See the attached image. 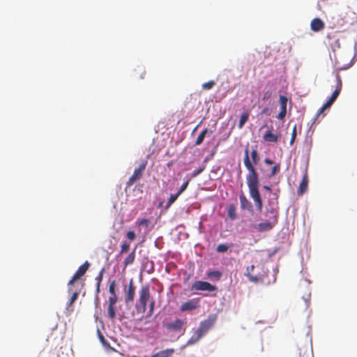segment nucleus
Listing matches in <instances>:
<instances>
[{"label":"nucleus","instance_id":"nucleus-44","mask_svg":"<svg viewBox=\"0 0 357 357\" xmlns=\"http://www.w3.org/2000/svg\"><path fill=\"white\" fill-rule=\"evenodd\" d=\"M154 306H155V301L153 300H151L149 303V316H151L153 314V310H154Z\"/></svg>","mask_w":357,"mask_h":357},{"label":"nucleus","instance_id":"nucleus-7","mask_svg":"<svg viewBox=\"0 0 357 357\" xmlns=\"http://www.w3.org/2000/svg\"><path fill=\"white\" fill-rule=\"evenodd\" d=\"M199 301L198 298L189 300L181 305L180 310L183 312L195 310L199 306Z\"/></svg>","mask_w":357,"mask_h":357},{"label":"nucleus","instance_id":"nucleus-16","mask_svg":"<svg viewBox=\"0 0 357 357\" xmlns=\"http://www.w3.org/2000/svg\"><path fill=\"white\" fill-rule=\"evenodd\" d=\"M308 185V176L307 173H305L300 183L299 188L298 190V195H302L304 192L307 191Z\"/></svg>","mask_w":357,"mask_h":357},{"label":"nucleus","instance_id":"nucleus-2","mask_svg":"<svg viewBox=\"0 0 357 357\" xmlns=\"http://www.w3.org/2000/svg\"><path fill=\"white\" fill-rule=\"evenodd\" d=\"M217 319L215 314H211L207 319L200 322L199 327L193 331V334L188 340L187 344L192 345L197 343L215 324Z\"/></svg>","mask_w":357,"mask_h":357},{"label":"nucleus","instance_id":"nucleus-17","mask_svg":"<svg viewBox=\"0 0 357 357\" xmlns=\"http://www.w3.org/2000/svg\"><path fill=\"white\" fill-rule=\"evenodd\" d=\"M266 215L268 218V219L275 221L276 222H278V208L271 207L266 210Z\"/></svg>","mask_w":357,"mask_h":357},{"label":"nucleus","instance_id":"nucleus-39","mask_svg":"<svg viewBox=\"0 0 357 357\" xmlns=\"http://www.w3.org/2000/svg\"><path fill=\"white\" fill-rule=\"evenodd\" d=\"M208 276L220 278L222 275L221 273L218 271H211L208 273Z\"/></svg>","mask_w":357,"mask_h":357},{"label":"nucleus","instance_id":"nucleus-6","mask_svg":"<svg viewBox=\"0 0 357 357\" xmlns=\"http://www.w3.org/2000/svg\"><path fill=\"white\" fill-rule=\"evenodd\" d=\"M84 286V282L82 280L76 279L73 281V278L68 283V292H75L78 290V294H80Z\"/></svg>","mask_w":357,"mask_h":357},{"label":"nucleus","instance_id":"nucleus-21","mask_svg":"<svg viewBox=\"0 0 357 357\" xmlns=\"http://www.w3.org/2000/svg\"><path fill=\"white\" fill-rule=\"evenodd\" d=\"M210 133L211 134L213 132L211 130H208L207 128H205L204 130H202L198 135L197 139H196V142H195V145H199L201 144L203 141H204V139L205 137V136L206 135L207 133Z\"/></svg>","mask_w":357,"mask_h":357},{"label":"nucleus","instance_id":"nucleus-48","mask_svg":"<svg viewBox=\"0 0 357 357\" xmlns=\"http://www.w3.org/2000/svg\"><path fill=\"white\" fill-rule=\"evenodd\" d=\"M326 109V108L322 106L321 108H319V109L318 110L317 112V116H319L321 114H322L324 112V111Z\"/></svg>","mask_w":357,"mask_h":357},{"label":"nucleus","instance_id":"nucleus-35","mask_svg":"<svg viewBox=\"0 0 357 357\" xmlns=\"http://www.w3.org/2000/svg\"><path fill=\"white\" fill-rule=\"evenodd\" d=\"M280 164H276L273 167H272V169H271V172L270 173V174L268 175V177H272L273 176H275L278 172H279L280 171Z\"/></svg>","mask_w":357,"mask_h":357},{"label":"nucleus","instance_id":"nucleus-52","mask_svg":"<svg viewBox=\"0 0 357 357\" xmlns=\"http://www.w3.org/2000/svg\"><path fill=\"white\" fill-rule=\"evenodd\" d=\"M335 100H334L333 98L330 97V98L327 101L331 103V105H332L335 102Z\"/></svg>","mask_w":357,"mask_h":357},{"label":"nucleus","instance_id":"nucleus-38","mask_svg":"<svg viewBox=\"0 0 357 357\" xmlns=\"http://www.w3.org/2000/svg\"><path fill=\"white\" fill-rule=\"evenodd\" d=\"M287 114V108H280V111L278 114V119L280 120H282Z\"/></svg>","mask_w":357,"mask_h":357},{"label":"nucleus","instance_id":"nucleus-12","mask_svg":"<svg viewBox=\"0 0 357 357\" xmlns=\"http://www.w3.org/2000/svg\"><path fill=\"white\" fill-rule=\"evenodd\" d=\"M342 87V82L341 79V77L339 75V73H337L335 75V89L334 91L333 92L331 97L333 98L334 100H336L338 97Z\"/></svg>","mask_w":357,"mask_h":357},{"label":"nucleus","instance_id":"nucleus-30","mask_svg":"<svg viewBox=\"0 0 357 357\" xmlns=\"http://www.w3.org/2000/svg\"><path fill=\"white\" fill-rule=\"evenodd\" d=\"M77 291H78V290L77 291L76 290L75 292H69L70 294H72V296H71L69 303L68 304V306L72 305L74 303V302L77 299L78 296L79 295V294H78Z\"/></svg>","mask_w":357,"mask_h":357},{"label":"nucleus","instance_id":"nucleus-34","mask_svg":"<svg viewBox=\"0 0 357 357\" xmlns=\"http://www.w3.org/2000/svg\"><path fill=\"white\" fill-rule=\"evenodd\" d=\"M251 157L253 160V162L256 165L258 163L259 160V158L258 156V152L257 149H253L251 152Z\"/></svg>","mask_w":357,"mask_h":357},{"label":"nucleus","instance_id":"nucleus-31","mask_svg":"<svg viewBox=\"0 0 357 357\" xmlns=\"http://www.w3.org/2000/svg\"><path fill=\"white\" fill-rule=\"evenodd\" d=\"M215 84V82L213 80H211L208 82L204 83L202 85V87L204 90H209L212 89Z\"/></svg>","mask_w":357,"mask_h":357},{"label":"nucleus","instance_id":"nucleus-22","mask_svg":"<svg viewBox=\"0 0 357 357\" xmlns=\"http://www.w3.org/2000/svg\"><path fill=\"white\" fill-rule=\"evenodd\" d=\"M227 215L231 220H235L237 217L236 207L234 204H230L227 209Z\"/></svg>","mask_w":357,"mask_h":357},{"label":"nucleus","instance_id":"nucleus-32","mask_svg":"<svg viewBox=\"0 0 357 357\" xmlns=\"http://www.w3.org/2000/svg\"><path fill=\"white\" fill-rule=\"evenodd\" d=\"M273 93H274V91L273 89H268L267 91H266L264 93V95H263V100H269L272 98V96H273Z\"/></svg>","mask_w":357,"mask_h":357},{"label":"nucleus","instance_id":"nucleus-29","mask_svg":"<svg viewBox=\"0 0 357 357\" xmlns=\"http://www.w3.org/2000/svg\"><path fill=\"white\" fill-rule=\"evenodd\" d=\"M130 249V244L127 241H123L121 245L120 255L127 252Z\"/></svg>","mask_w":357,"mask_h":357},{"label":"nucleus","instance_id":"nucleus-50","mask_svg":"<svg viewBox=\"0 0 357 357\" xmlns=\"http://www.w3.org/2000/svg\"><path fill=\"white\" fill-rule=\"evenodd\" d=\"M99 338H100V340L101 341L102 343L105 344V337L104 336L99 333Z\"/></svg>","mask_w":357,"mask_h":357},{"label":"nucleus","instance_id":"nucleus-46","mask_svg":"<svg viewBox=\"0 0 357 357\" xmlns=\"http://www.w3.org/2000/svg\"><path fill=\"white\" fill-rule=\"evenodd\" d=\"M331 47L335 50V48H340V45L339 43V40L336 39L334 44H331Z\"/></svg>","mask_w":357,"mask_h":357},{"label":"nucleus","instance_id":"nucleus-27","mask_svg":"<svg viewBox=\"0 0 357 357\" xmlns=\"http://www.w3.org/2000/svg\"><path fill=\"white\" fill-rule=\"evenodd\" d=\"M312 353L308 349H299L298 357H311Z\"/></svg>","mask_w":357,"mask_h":357},{"label":"nucleus","instance_id":"nucleus-14","mask_svg":"<svg viewBox=\"0 0 357 357\" xmlns=\"http://www.w3.org/2000/svg\"><path fill=\"white\" fill-rule=\"evenodd\" d=\"M280 135L277 133H273L271 130H268L263 136L264 141L268 142H277L280 139Z\"/></svg>","mask_w":357,"mask_h":357},{"label":"nucleus","instance_id":"nucleus-37","mask_svg":"<svg viewBox=\"0 0 357 357\" xmlns=\"http://www.w3.org/2000/svg\"><path fill=\"white\" fill-rule=\"evenodd\" d=\"M115 287H116V281L113 280L109 284V292L110 293L111 296H116V291H115Z\"/></svg>","mask_w":357,"mask_h":357},{"label":"nucleus","instance_id":"nucleus-13","mask_svg":"<svg viewBox=\"0 0 357 357\" xmlns=\"http://www.w3.org/2000/svg\"><path fill=\"white\" fill-rule=\"evenodd\" d=\"M325 27L324 22L320 18H314L311 21L310 29L315 32L323 30Z\"/></svg>","mask_w":357,"mask_h":357},{"label":"nucleus","instance_id":"nucleus-53","mask_svg":"<svg viewBox=\"0 0 357 357\" xmlns=\"http://www.w3.org/2000/svg\"><path fill=\"white\" fill-rule=\"evenodd\" d=\"M335 100H334L333 98L330 97V98L327 101L331 103V105H332L335 102Z\"/></svg>","mask_w":357,"mask_h":357},{"label":"nucleus","instance_id":"nucleus-11","mask_svg":"<svg viewBox=\"0 0 357 357\" xmlns=\"http://www.w3.org/2000/svg\"><path fill=\"white\" fill-rule=\"evenodd\" d=\"M184 325V322L183 320L177 319L175 321L167 323L165 325L167 329L172 331H180Z\"/></svg>","mask_w":357,"mask_h":357},{"label":"nucleus","instance_id":"nucleus-19","mask_svg":"<svg viewBox=\"0 0 357 357\" xmlns=\"http://www.w3.org/2000/svg\"><path fill=\"white\" fill-rule=\"evenodd\" d=\"M174 353V349H167L152 355L151 357H170Z\"/></svg>","mask_w":357,"mask_h":357},{"label":"nucleus","instance_id":"nucleus-36","mask_svg":"<svg viewBox=\"0 0 357 357\" xmlns=\"http://www.w3.org/2000/svg\"><path fill=\"white\" fill-rule=\"evenodd\" d=\"M190 178H187L186 181L182 184L180 189L177 192L178 194H182L188 188Z\"/></svg>","mask_w":357,"mask_h":357},{"label":"nucleus","instance_id":"nucleus-18","mask_svg":"<svg viewBox=\"0 0 357 357\" xmlns=\"http://www.w3.org/2000/svg\"><path fill=\"white\" fill-rule=\"evenodd\" d=\"M255 268V265L248 266L246 268V273H245V275L248 277L249 281L256 283L259 280V278L258 276L252 275L251 274V272L254 271Z\"/></svg>","mask_w":357,"mask_h":357},{"label":"nucleus","instance_id":"nucleus-4","mask_svg":"<svg viewBox=\"0 0 357 357\" xmlns=\"http://www.w3.org/2000/svg\"><path fill=\"white\" fill-rule=\"evenodd\" d=\"M147 163L148 162L145 159L141 161L139 166L137 168L135 169L132 175L129 178L128 181H127V187L132 186L135 183H136L142 178L144 172L146 169V167L147 165Z\"/></svg>","mask_w":357,"mask_h":357},{"label":"nucleus","instance_id":"nucleus-26","mask_svg":"<svg viewBox=\"0 0 357 357\" xmlns=\"http://www.w3.org/2000/svg\"><path fill=\"white\" fill-rule=\"evenodd\" d=\"M103 272H104V269H102L101 271L99 273L98 275L96 278V280L97 282V284H96V293L97 294H98L100 292V283L102 280Z\"/></svg>","mask_w":357,"mask_h":357},{"label":"nucleus","instance_id":"nucleus-40","mask_svg":"<svg viewBox=\"0 0 357 357\" xmlns=\"http://www.w3.org/2000/svg\"><path fill=\"white\" fill-rule=\"evenodd\" d=\"M296 125H295L293 128L291 137L290 139V144L292 145L296 139Z\"/></svg>","mask_w":357,"mask_h":357},{"label":"nucleus","instance_id":"nucleus-47","mask_svg":"<svg viewBox=\"0 0 357 357\" xmlns=\"http://www.w3.org/2000/svg\"><path fill=\"white\" fill-rule=\"evenodd\" d=\"M261 114H262L269 115L270 114V109H269V108H268V107L264 108L263 110L261 111Z\"/></svg>","mask_w":357,"mask_h":357},{"label":"nucleus","instance_id":"nucleus-41","mask_svg":"<svg viewBox=\"0 0 357 357\" xmlns=\"http://www.w3.org/2000/svg\"><path fill=\"white\" fill-rule=\"evenodd\" d=\"M204 167H201L198 169L194 171L191 174V176L190 178H195V177L197 176L199 174H201L204 171Z\"/></svg>","mask_w":357,"mask_h":357},{"label":"nucleus","instance_id":"nucleus-20","mask_svg":"<svg viewBox=\"0 0 357 357\" xmlns=\"http://www.w3.org/2000/svg\"><path fill=\"white\" fill-rule=\"evenodd\" d=\"M135 259V250H133L132 252H130L125 259L123 261L124 268L127 267L128 265L133 264Z\"/></svg>","mask_w":357,"mask_h":357},{"label":"nucleus","instance_id":"nucleus-33","mask_svg":"<svg viewBox=\"0 0 357 357\" xmlns=\"http://www.w3.org/2000/svg\"><path fill=\"white\" fill-rule=\"evenodd\" d=\"M229 248V246L227 244H219L216 248V251L218 252H225Z\"/></svg>","mask_w":357,"mask_h":357},{"label":"nucleus","instance_id":"nucleus-45","mask_svg":"<svg viewBox=\"0 0 357 357\" xmlns=\"http://www.w3.org/2000/svg\"><path fill=\"white\" fill-rule=\"evenodd\" d=\"M149 221L147 219H142L137 222L139 226H148Z\"/></svg>","mask_w":357,"mask_h":357},{"label":"nucleus","instance_id":"nucleus-8","mask_svg":"<svg viewBox=\"0 0 357 357\" xmlns=\"http://www.w3.org/2000/svg\"><path fill=\"white\" fill-rule=\"evenodd\" d=\"M277 223L278 222L275 221L268 219L266 222L259 223L257 226V229L259 232L270 231L277 225Z\"/></svg>","mask_w":357,"mask_h":357},{"label":"nucleus","instance_id":"nucleus-51","mask_svg":"<svg viewBox=\"0 0 357 357\" xmlns=\"http://www.w3.org/2000/svg\"><path fill=\"white\" fill-rule=\"evenodd\" d=\"M332 105H331V103L329 102H326L323 106L327 109V108H329Z\"/></svg>","mask_w":357,"mask_h":357},{"label":"nucleus","instance_id":"nucleus-25","mask_svg":"<svg viewBox=\"0 0 357 357\" xmlns=\"http://www.w3.org/2000/svg\"><path fill=\"white\" fill-rule=\"evenodd\" d=\"M115 305H108L107 315L111 320H114L116 317Z\"/></svg>","mask_w":357,"mask_h":357},{"label":"nucleus","instance_id":"nucleus-9","mask_svg":"<svg viewBox=\"0 0 357 357\" xmlns=\"http://www.w3.org/2000/svg\"><path fill=\"white\" fill-rule=\"evenodd\" d=\"M135 294V287L131 280L128 284V289L126 292L125 301L126 303H132L134 301Z\"/></svg>","mask_w":357,"mask_h":357},{"label":"nucleus","instance_id":"nucleus-3","mask_svg":"<svg viewBox=\"0 0 357 357\" xmlns=\"http://www.w3.org/2000/svg\"><path fill=\"white\" fill-rule=\"evenodd\" d=\"M151 301L150 287L149 284L142 286L139 291V303L142 312L144 313L147 309V303Z\"/></svg>","mask_w":357,"mask_h":357},{"label":"nucleus","instance_id":"nucleus-24","mask_svg":"<svg viewBox=\"0 0 357 357\" xmlns=\"http://www.w3.org/2000/svg\"><path fill=\"white\" fill-rule=\"evenodd\" d=\"M180 194L176 192V194H172L168 199V201L166 204L165 208L168 209L172 204L175 202V201L177 199V198L179 197Z\"/></svg>","mask_w":357,"mask_h":357},{"label":"nucleus","instance_id":"nucleus-43","mask_svg":"<svg viewBox=\"0 0 357 357\" xmlns=\"http://www.w3.org/2000/svg\"><path fill=\"white\" fill-rule=\"evenodd\" d=\"M126 236L128 240H130V241H133L136 237L135 233L133 231H128L126 234Z\"/></svg>","mask_w":357,"mask_h":357},{"label":"nucleus","instance_id":"nucleus-55","mask_svg":"<svg viewBox=\"0 0 357 357\" xmlns=\"http://www.w3.org/2000/svg\"><path fill=\"white\" fill-rule=\"evenodd\" d=\"M334 37H335V36H333V35H331V34H328L327 35V38H334Z\"/></svg>","mask_w":357,"mask_h":357},{"label":"nucleus","instance_id":"nucleus-23","mask_svg":"<svg viewBox=\"0 0 357 357\" xmlns=\"http://www.w3.org/2000/svg\"><path fill=\"white\" fill-rule=\"evenodd\" d=\"M248 118H249L248 112H245L241 114L239 122H238V128L240 129H241L244 126L245 123L248 120Z\"/></svg>","mask_w":357,"mask_h":357},{"label":"nucleus","instance_id":"nucleus-42","mask_svg":"<svg viewBox=\"0 0 357 357\" xmlns=\"http://www.w3.org/2000/svg\"><path fill=\"white\" fill-rule=\"evenodd\" d=\"M117 296H111L108 298V305H115L117 302Z\"/></svg>","mask_w":357,"mask_h":357},{"label":"nucleus","instance_id":"nucleus-15","mask_svg":"<svg viewBox=\"0 0 357 357\" xmlns=\"http://www.w3.org/2000/svg\"><path fill=\"white\" fill-rule=\"evenodd\" d=\"M239 200L241 208L242 209H247L248 211L252 210V203L247 199L243 192L239 195Z\"/></svg>","mask_w":357,"mask_h":357},{"label":"nucleus","instance_id":"nucleus-5","mask_svg":"<svg viewBox=\"0 0 357 357\" xmlns=\"http://www.w3.org/2000/svg\"><path fill=\"white\" fill-rule=\"evenodd\" d=\"M216 287L208 282L197 280L195 281L191 287L192 291H213L216 290Z\"/></svg>","mask_w":357,"mask_h":357},{"label":"nucleus","instance_id":"nucleus-54","mask_svg":"<svg viewBox=\"0 0 357 357\" xmlns=\"http://www.w3.org/2000/svg\"><path fill=\"white\" fill-rule=\"evenodd\" d=\"M264 188L265 190H268V191H271V188L269 186H268V185H264Z\"/></svg>","mask_w":357,"mask_h":357},{"label":"nucleus","instance_id":"nucleus-1","mask_svg":"<svg viewBox=\"0 0 357 357\" xmlns=\"http://www.w3.org/2000/svg\"><path fill=\"white\" fill-rule=\"evenodd\" d=\"M244 165L249 171V173L246 176V182L249 188L250 197L253 199L257 210L261 212L263 207L262 199L261 198L258 185H259V178L257 172L255 168L251 163L249 158L248 149L245 150L244 154Z\"/></svg>","mask_w":357,"mask_h":357},{"label":"nucleus","instance_id":"nucleus-49","mask_svg":"<svg viewBox=\"0 0 357 357\" xmlns=\"http://www.w3.org/2000/svg\"><path fill=\"white\" fill-rule=\"evenodd\" d=\"M264 162L266 165H272V164H273V162L271 159H269V158H265Z\"/></svg>","mask_w":357,"mask_h":357},{"label":"nucleus","instance_id":"nucleus-28","mask_svg":"<svg viewBox=\"0 0 357 357\" xmlns=\"http://www.w3.org/2000/svg\"><path fill=\"white\" fill-rule=\"evenodd\" d=\"M287 98L284 96H280L279 102L280 108H287Z\"/></svg>","mask_w":357,"mask_h":357},{"label":"nucleus","instance_id":"nucleus-10","mask_svg":"<svg viewBox=\"0 0 357 357\" xmlns=\"http://www.w3.org/2000/svg\"><path fill=\"white\" fill-rule=\"evenodd\" d=\"M89 266L90 264L88 261H85L82 265H81L73 276V281L76 280V279L81 280V278L89 269Z\"/></svg>","mask_w":357,"mask_h":357}]
</instances>
